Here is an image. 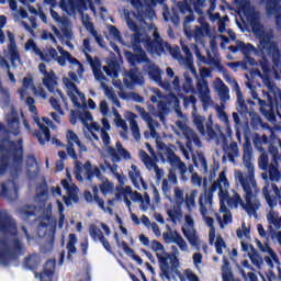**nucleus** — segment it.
Masks as SVG:
<instances>
[{
  "label": "nucleus",
  "instance_id": "25",
  "mask_svg": "<svg viewBox=\"0 0 281 281\" xmlns=\"http://www.w3.org/2000/svg\"><path fill=\"white\" fill-rule=\"evenodd\" d=\"M146 45V49H148V52H150L151 54H166V43H164V41H151L150 38H148L145 42Z\"/></svg>",
  "mask_w": 281,
  "mask_h": 281
},
{
  "label": "nucleus",
  "instance_id": "48",
  "mask_svg": "<svg viewBox=\"0 0 281 281\" xmlns=\"http://www.w3.org/2000/svg\"><path fill=\"white\" fill-rule=\"evenodd\" d=\"M239 52H241L245 58L251 56V54L256 53V46L254 44H246L245 42L240 41Z\"/></svg>",
  "mask_w": 281,
  "mask_h": 281
},
{
  "label": "nucleus",
  "instance_id": "41",
  "mask_svg": "<svg viewBox=\"0 0 281 281\" xmlns=\"http://www.w3.org/2000/svg\"><path fill=\"white\" fill-rule=\"evenodd\" d=\"M184 82L182 85V90L184 93H196V90L194 89V83L192 80V77H190V74L184 72Z\"/></svg>",
  "mask_w": 281,
  "mask_h": 281
},
{
  "label": "nucleus",
  "instance_id": "23",
  "mask_svg": "<svg viewBox=\"0 0 281 281\" xmlns=\"http://www.w3.org/2000/svg\"><path fill=\"white\" fill-rule=\"evenodd\" d=\"M182 52L184 54V57H182V63L186 65V67L191 71V74L196 78V67H194V57L192 55V52L190 50V47L188 45L182 46Z\"/></svg>",
  "mask_w": 281,
  "mask_h": 281
},
{
  "label": "nucleus",
  "instance_id": "21",
  "mask_svg": "<svg viewBox=\"0 0 281 281\" xmlns=\"http://www.w3.org/2000/svg\"><path fill=\"white\" fill-rule=\"evenodd\" d=\"M7 36L9 38L8 50L10 54V61L12 65H14L16 60H21V53H19V47L16 46L14 33L8 31Z\"/></svg>",
  "mask_w": 281,
  "mask_h": 281
},
{
  "label": "nucleus",
  "instance_id": "63",
  "mask_svg": "<svg viewBox=\"0 0 281 281\" xmlns=\"http://www.w3.org/2000/svg\"><path fill=\"white\" fill-rule=\"evenodd\" d=\"M92 71L95 80L99 82H102V80H106V77L104 76V72H102V69L98 66H92Z\"/></svg>",
  "mask_w": 281,
  "mask_h": 281
},
{
  "label": "nucleus",
  "instance_id": "53",
  "mask_svg": "<svg viewBox=\"0 0 281 281\" xmlns=\"http://www.w3.org/2000/svg\"><path fill=\"white\" fill-rule=\"evenodd\" d=\"M251 157H254V151L251 148L247 147L244 149L243 164L246 166V168H251Z\"/></svg>",
  "mask_w": 281,
  "mask_h": 281
},
{
  "label": "nucleus",
  "instance_id": "55",
  "mask_svg": "<svg viewBox=\"0 0 281 281\" xmlns=\"http://www.w3.org/2000/svg\"><path fill=\"white\" fill-rule=\"evenodd\" d=\"M175 244L178 245V247L181 249V251H188V243H186V239L179 234L177 231H175Z\"/></svg>",
  "mask_w": 281,
  "mask_h": 281
},
{
  "label": "nucleus",
  "instance_id": "44",
  "mask_svg": "<svg viewBox=\"0 0 281 281\" xmlns=\"http://www.w3.org/2000/svg\"><path fill=\"white\" fill-rule=\"evenodd\" d=\"M196 194H198L196 190H192L190 194H186L184 203L188 212H192V209L196 207V201H195Z\"/></svg>",
  "mask_w": 281,
  "mask_h": 281
},
{
  "label": "nucleus",
  "instance_id": "37",
  "mask_svg": "<svg viewBox=\"0 0 281 281\" xmlns=\"http://www.w3.org/2000/svg\"><path fill=\"white\" fill-rule=\"evenodd\" d=\"M133 85H144V77L137 67L130 69L126 74Z\"/></svg>",
  "mask_w": 281,
  "mask_h": 281
},
{
  "label": "nucleus",
  "instance_id": "43",
  "mask_svg": "<svg viewBox=\"0 0 281 281\" xmlns=\"http://www.w3.org/2000/svg\"><path fill=\"white\" fill-rule=\"evenodd\" d=\"M121 247L123 251L127 254V256H132L133 260H135L137 265H144V259H142V257H139L138 255H135V250L131 248L126 241H122Z\"/></svg>",
  "mask_w": 281,
  "mask_h": 281
},
{
  "label": "nucleus",
  "instance_id": "24",
  "mask_svg": "<svg viewBox=\"0 0 281 281\" xmlns=\"http://www.w3.org/2000/svg\"><path fill=\"white\" fill-rule=\"evenodd\" d=\"M54 273H56V267L52 261H47L43 268V271L35 274L40 281H54Z\"/></svg>",
  "mask_w": 281,
  "mask_h": 281
},
{
  "label": "nucleus",
  "instance_id": "4",
  "mask_svg": "<svg viewBox=\"0 0 281 281\" xmlns=\"http://www.w3.org/2000/svg\"><path fill=\"white\" fill-rule=\"evenodd\" d=\"M25 254V245L19 238L8 239L0 238V265L9 267L12 260L21 258Z\"/></svg>",
  "mask_w": 281,
  "mask_h": 281
},
{
  "label": "nucleus",
  "instance_id": "61",
  "mask_svg": "<svg viewBox=\"0 0 281 281\" xmlns=\"http://www.w3.org/2000/svg\"><path fill=\"white\" fill-rule=\"evenodd\" d=\"M165 47L170 50V54L177 60H183V55H181V50L179 48H172L168 42H165Z\"/></svg>",
  "mask_w": 281,
  "mask_h": 281
},
{
  "label": "nucleus",
  "instance_id": "51",
  "mask_svg": "<svg viewBox=\"0 0 281 281\" xmlns=\"http://www.w3.org/2000/svg\"><path fill=\"white\" fill-rule=\"evenodd\" d=\"M99 189H100L101 193L103 194V196H106L108 194H111V192H113V190H115V184H113V182H110L109 180H106L99 186Z\"/></svg>",
  "mask_w": 281,
  "mask_h": 281
},
{
  "label": "nucleus",
  "instance_id": "36",
  "mask_svg": "<svg viewBox=\"0 0 281 281\" xmlns=\"http://www.w3.org/2000/svg\"><path fill=\"white\" fill-rule=\"evenodd\" d=\"M276 142H278V139L271 140V138L270 139L268 138V144H263V146H267L268 153L272 157V164H278V161H280V156H281L278 147L273 145L276 144Z\"/></svg>",
  "mask_w": 281,
  "mask_h": 281
},
{
  "label": "nucleus",
  "instance_id": "34",
  "mask_svg": "<svg viewBox=\"0 0 281 281\" xmlns=\"http://www.w3.org/2000/svg\"><path fill=\"white\" fill-rule=\"evenodd\" d=\"M76 243H78V237H76V234H69V240L66 245V249L68 250L67 259L70 262H74V254L78 251V248H76Z\"/></svg>",
  "mask_w": 281,
  "mask_h": 281
},
{
  "label": "nucleus",
  "instance_id": "7",
  "mask_svg": "<svg viewBox=\"0 0 281 281\" xmlns=\"http://www.w3.org/2000/svg\"><path fill=\"white\" fill-rule=\"evenodd\" d=\"M167 161L171 166L169 169L168 181L173 186H177V169L180 172V179L182 181H188L186 173L188 172V166L181 160L179 156L170 147H166Z\"/></svg>",
  "mask_w": 281,
  "mask_h": 281
},
{
  "label": "nucleus",
  "instance_id": "5",
  "mask_svg": "<svg viewBox=\"0 0 281 281\" xmlns=\"http://www.w3.org/2000/svg\"><path fill=\"white\" fill-rule=\"evenodd\" d=\"M237 179L245 192L244 199L246 201V205L244 206V210H246L248 214H256L260 209V203L251 201V199H254V188L257 186L256 178L254 177V170L249 169L248 176H245L243 171L237 172Z\"/></svg>",
  "mask_w": 281,
  "mask_h": 281
},
{
  "label": "nucleus",
  "instance_id": "6",
  "mask_svg": "<svg viewBox=\"0 0 281 281\" xmlns=\"http://www.w3.org/2000/svg\"><path fill=\"white\" fill-rule=\"evenodd\" d=\"M258 102L259 111L265 120H267V122H270V124H278V119L276 114L280 113L278 112V104H281V91L278 90L277 92H273V97H271V94H268L267 101L259 99Z\"/></svg>",
  "mask_w": 281,
  "mask_h": 281
},
{
  "label": "nucleus",
  "instance_id": "64",
  "mask_svg": "<svg viewBox=\"0 0 281 281\" xmlns=\"http://www.w3.org/2000/svg\"><path fill=\"white\" fill-rule=\"evenodd\" d=\"M260 67L263 74H270L271 65L269 64V59L267 57H262L260 60Z\"/></svg>",
  "mask_w": 281,
  "mask_h": 281
},
{
  "label": "nucleus",
  "instance_id": "40",
  "mask_svg": "<svg viewBox=\"0 0 281 281\" xmlns=\"http://www.w3.org/2000/svg\"><path fill=\"white\" fill-rule=\"evenodd\" d=\"M267 170H268L270 181H272V182L273 181H276V182L280 181L281 172H280L278 162L277 164L271 162Z\"/></svg>",
  "mask_w": 281,
  "mask_h": 281
},
{
  "label": "nucleus",
  "instance_id": "9",
  "mask_svg": "<svg viewBox=\"0 0 281 281\" xmlns=\"http://www.w3.org/2000/svg\"><path fill=\"white\" fill-rule=\"evenodd\" d=\"M56 225L57 222L52 215L43 216L37 225V236L40 238H46L50 247H54V241L56 240Z\"/></svg>",
  "mask_w": 281,
  "mask_h": 281
},
{
  "label": "nucleus",
  "instance_id": "16",
  "mask_svg": "<svg viewBox=\"0 0 281 281\" xmlns=\"http://www.w3.org/2000/svg\"><path fill=\"white\" fill-rule=\"evenodd\" d=\"M34 122L37 124L40 130H35L33 132V136L36 137L38 143L43 146L45 142H49L52 139V132L47 125L41 123V117H38V114H35Z\"/></svg>",
  "mask_w": 281,
  "mask_h": 281
},
{
  "label": "nucleus",
  "instance_id": "42",
  "mask_svg": "<svg viewBox=\"0 0 281 281\" xmlns=\"http://www.w3.org/2000/svg\"><path fill=\"white\" fill-rule=\"evenodd\" d=\"M20 214L26 223H30V220L33 217V221H36V212L32 209V205H26L20 209Z\"/></svg>",
  "mask_w": 281,
  "mask_h": 281
},
{
  "label": "nucleus",
  "instance_id": "13",
  "mask_svg": "<svg viewBox=\"0 0 281 281\" xmlns=\"http://www.w3.org/2000/svg\"><path fill=\"white\" fill-rule=\"evenodd\" d=\"M180 131L187 138L186 146L188 150H190V153L194 150V147H192V144H194V146H196L198 148H201V146H203V143H201V138H199V134H196L194 130L190 128V126L186 124H181Z\"/></svg>",
  "mask_w": 281,
  "mask_h": 281
},
{
  "label": "nucleus",
  "instance_id": "29",
  "mask_svg": "<svg viewBox=\"0 0 281 281\" xmlns=\"http://www.w3.org/2000/svg\"><path fill=\"white\" fill-rule=\"evenodd\" d=\"M83 27H86L87 32L93 36L95 40V43L102 47V43H104V38H102V35L98 34V31L95 30V26L93 25V22L90 20H82Z\"/></svg>",
  "mask_w": 281,
  "mask_h": 281
},
{
  "label": "nucleus",
  "instance_id": "14",
  "mask_svg": "<svg viewBox=\"0 0 281 281\" xmlns=\"http://www.w3.org/2000/svg\"><path fill=\"white\" fill-rule=\"evenodd\" d=\"M175 201H176V209L167 210V215L169 216L172 223H177L179 216H181V207H183V203L186 199L183 198V190L176 188L175 189Z\"/></svg>",
  "mask_w": 281,
  "mask_h": 281
},
{
  "label": "nucleus",
  "instance_id": "32",
  "mask_svg": "<svg viewBox=\"0 0 281 281\" xmlns=\"http://www.w3.org/2000/svg\"><path fill=\"white\" fill-rule=\"evenodd\" d=\"M224 153L227 154V158L228 161H231V164H235L236 162V157H238V155H240V149L238 148V143L236 142H232L229 144L228 147H223Z\"/></svg>",
  "mask_w": 281,
  "mask_h": 281
},
{
  "label": "nucleus",
  "instance_id": "2",
  "mask_svg": "<svg viewBox=\"0 0 281 281\" xmlns=\"http://www.w3.org/2000/svg\"><path fill=\"white\" fill-rule=\"evenodd\" d=\"M188 1L191 5H193V10L198 14H203V9L202 8H207L209 3V9H207V14L210 18V21H222L221 19V13H214V10H216V1L217 0H183V1H178L176 7L171 8V13L170 11H165L162 16L164 20L168 23V21H171V23L177 27L179 23H181V18L179 16L180 14H188L184 16V25H188V23H192L194 21V11L192 10V7L188 4Z\"/></svg>",
  "mask_w": 281,
  "mask_h": 281
},
{
  "label": "nucleus",
  "instance_id": "56",
  "mask_svg": "<svg viewBox=\"0 0 281 281\" xmlns=\"http://www.w3.org/2000/svg\"><path fill=\"white\" fill-rule=\"evenodd\" d=\"M218 95L222 102H227V100H229V88L224 82H222V86L218 89Z\"/></svg>",
  "mask_w": 281,
  "mask_h": 281
},
{
  "label": "nucleus",
  "instance_id": "22",
  "mask_svg": "<svg viewBox=\"0 0 281 281\" xmlns=\"http://www.w3.org/2000/svg\"><path fill=\"white\" fill-rule=\"evenodd\" d=\"M125 58L131 67H136V65H142V63H150L146 53H133L131 50H126Z\"/></svg>",
  "mask_w": 281,
  "mask_h": 281
},
{
  "label": "nucleus",
  "instance_id": "19",
  "mask_svg": "<svg viewBox=\"0 0 281 281\" xmlns=\"http://www.w3.org/2000/svg\"><path fill=\"white\" fill-rule=\"evenodd\" d=\"M233 87L237 95V112L243 117H247V115H249V108L247 106V103H245V98L243 97V91L240 90L238 81L233 79Z\"/></svg>",
  "mask_w": 281,
  "mask_h": 281
},
{
  "label": "nucleus",
  "instance_id": "52",
  "mask_svg": "<svg viewBox=\"0 0 281 281\" xmlns=\"http://www.w3.org/2000/svg\"><path fill=\"white\" fill-rule=\"evenodd\" d=\"M139 157H140V161H143V164L146 166V168H151V166H155V161L153 160V158L148 155V153H146V150L140 149L139 150Z\"/></svg>",
  "mask_w": 281,
  "mask_h": 281
},
{
  "label": "nucleus",
  "instance_id": "45",
  "mask_svg": "<svg viewBox=\"0 0 281 281\" xmlns=\"http://www.w3.org/2000/svg\"><path fill=\"white\" fill-rule=\"evenodd\" d=\"M72 3H75L79 12H85V10H89V7L91 8V10H95L92 0H72Z\"/></svg>",
  "mask_w": 281,
  "mask_h": 281
},
{
  "label": "nucleus",
  "instance_id": "38",
  "mask_svg": "<svg viewBox=\"0 0 281 281\" xmlns=\"http://www.w3.org/2000/svg\"><path fill=\"white\" fill-rule=\"evenodd\" d=\"M192 161L195 168H201L202 170H204L205 173H207V159L205 158V155H203V153H199L198 157L195 155H192Z\"/></svg>",
  "mask_w": 281,
  "mask_h": 281
},
{
  "label": "nucleus",
  "instance_id": "20",
  "mask_svg": "<svg viewBox=\"0 0 281 281\" xmlns=\"http://www.w3.org/2000/svg\"><path fill=\"white\" fill-rule=\"evenodd\" d=\"M196 90L203 104H210V102H212V97H210V83L207 82V79H198Z\"/></svg>",
  "mask_w": 281,
  "mask_h": 281
},
{
  "label": "nucleus",
  "instance_id": "39",
  "mask_svg": "<svg viewBox=\"0 0 281 281\" xmlns=\"http://www.w3.org/2000/svg\"><path fill=\"white\" fill-rule=\"evenodd\" d=\"M147 74L154 82H161V69L158 66L154 64L147 66Z\"/></svg>",
  "mask_w": 281,
  "mask_h": 281
},
{
  "label": "nucleus",
  "instance_id": "11",
  "mask_svg": "<svg viewBox=\"0 0 281 281\" xmlns=\"http://www.w3.org/2000/svg\"><path fill=\"white\" fill-rule=\"evenodd\" d=\"M193 124L201 135H205L206 133L210 139H216V137H218V134L214 131V121L212 120V115H209V119H206L203 115L193 114Z\"/></svg>",
  "mask_w": 281,
  "mask_h": 281
},
{
  "label": "nucleus",
  "instance_id": "30",
  "mask_svg": "<svg viewBox=\"0 0 281 281\" xmlns=\"http://www.w3.org/2000/svg\"><path fill=\"white\" fill-rule=\"evenodd\" d=\"M108 154L110 155V157H112V161H115L116 164H120V161H122V158H124L126 161L131 159V153L126 150V148L117 154V150H115L114 147H108Z\"/></svg>",
  "mask_w": 281,
  "mask_h": 281
},
{
  "label": "nucleus",
  "instance_id": "15",
  "mask_svg": "<svg viewBox=\"0 0 281 281\" xmlns=\"http://www.w3.org/2000/svg\"><path fill=\"white\" fill-rule=\"evenodd\" d=\"M89 235L90 238L94 243H101L102 247L108 251V254H113V249L111 248V243H109V239L104 237V233L95 225V224H90L89 225Z\"/></svg>",
  "mask_w": 281,
  "mask_h": 281
},
{
  "label": "nucleus",
  "instance_id": "8",
  "mask_svg": "<svg viewBox=\"0 0 281 281\" xmlns=\"http://www.w3.org/2000/svg\"><path fill=\"white\" fill-rule=\"evenodd\" d=\"M217 190H220V196H229V193L227 192V190H229V180H227L225 171L220 172L217 180L213 182L209 190H205L204 193L200 194V196H203V203H205V205H212L214 193Z\"/></svg>",
  "mask_w": 281,
  "mask_h": 281
},
{
  "label": "nucleus",
  "instance_id": "33",
  "mask_svg": "<svg viewBox=\"0 0 281 281\" xmlns=\"http://www.w3.org/2000/svg\"><path fill=\"white\" fill-rule=\"evenodd\" d=\"M24 268L30 271H34V269H38L41 266V257L37 254L29 255L24 259Z\"/></svg>",
  "mask_w": 281,
  "mask_h": 281
},
{
  "label": "nucleus",
  "instance_id": "59",
  "mask_svg": "<svg viewBox=\"0 0 281 281\" xmlns=\"http://www.w3.org/2000/svg\"><path fill=\"white\" fill-rule=\"evenodd\" d=\"M226 247H227V244H225L223 236L218 235L215 241L216 254H218V256H223V249H225Z\"/></svg>",
  "mask_w": 281,
  "mask_h": 281
},
{
  "label": "nucleus",
  "instance_id": "17",
  "mask_svg": "<svg viewBox=\"0 0 281 281\" xmlns=\"http://www.w3.org/2000/svg\"><path fill=\"white\" fill-rule=\"evenodd\" d=\"M63 82L65 87L68 89V97L70 98L74 106H77V109H82V104L80 103V101H78V95L79 98H83V100L85 95L82 92H80L78 86H76L74 81L69 80V78H64Z\"/></svg>",
  "mask_w": 281,
  "mask_h": 281
},
{
  "label": "nucleus",
  "instance_id": "18",
  "mask_svg": "<svg viewBox=\"0 0 281 281\" xmlns=\"http://www.w3.org/2000/svg\"><path fill=\"white\" fill-rule=\"evenodd\" d=\"M38 69L41 74H43V85L46 87V89L50 92L54 93V89L56 88V74L54 70H50L49 72L47 71V66L45 64H40Z\"/></svg>",
  "mask_w": 281,
  "mask_h": 281
},
{
  "label": "nucleus",
  "instance_id": "35",
  "mask_svg": "<svg viewBox=\"0 0 281 281\" xmlns=\"http://www.w3.org/2000/svg\"><path fill=\"white\" fill-rule=\"evenodd\" d=\"M55 60L58 63V65L60 67H65L67 65V60L70 65H78L79 70L80 71H85V67L82 66V64L80 63V60L76 59V57L71 56L70 57H65L64 55L61 56H57V58H55Z\"/></svg>",
  "mask_w": 281,
  "mask_h": 281
},
{
  "label": "nucleus",
  "instance_id": "46",
  "mask_svg": "<svg viewBox=\"0 0 281 281\" xmlns=\"http://www.w3.org/2000/svg\"><path fill=\"white\" fill-rule=\"evenodd\" d=\"M269 225H273L274 229H281V217L278 216L276 211H270L267 215Z\"/></svg>",
  "mask_w": 281,
  "mask_h": 281
},
{
  "label": "nucleus",
  "instance_id": "58",
  "mask_svg": "<svg viewBox=\"0 0 281 281\" xmlns=\"http://www.w3.org/2000/svg\"><path fill=\"white\" fill-rule=\"evenodd\" d=\"M131 171L128 172V177L134 186H137V179L142 177V173L137 170V166L132 165L131 166Z\"/></svg>",
  "mask_w": 281,
  "mask_h": 281
},
{
  "label": "nucleus",
  "instance_id": "47",
  "mask_svg": "<svg viewBox=\"0 0 281 281\" xmlns=\"http://www.w3.org/2000/svg\"><path fill=\"white\" fill-rule=\"evenodd\" d=\"M204 221L207 227H210L209 240H210V244L212 245V243H214L216 238V228L214 227V217L206 216L204 217Z\"/></svg>",
  "mask_w": 281,
  "mask_h": 281
},
{
  "label": "nucleus",
  "instance_id": "60",
  "mask_svg": "<svg viewBox=\"0 0 281 281\" xmlns=\"http://www.w3.org/2000/svg\"><path fill=\"white\" fill-rule=\"evenodd\" d=\"M49 104L53 106L54 111H57L59 115H65V110H63V105H60V101H58V99L50 97Z\"/></svg>",
  "mask_w": 281,
  "mask_h": 281
},
{
  "label": "nucleus",
  "instance_id": "27",
  "mask_svg": "<svg viewBox=\"0 0 281 281\" xmlns=\"http://www.w3.org/2000/svg\"><path fill=\"white\" fill-rule=\"evenodd\" d=\"M25 49L26 52H30V49H32L34 54H36V56H40L41 60H43L44 63H52L49 56L43 53L41 48H38V45H36V42H34V40H27V42L25 43Z\"/></svg>",
  "mask_w": 281,
  "mask_h": 281
},
{
  "label": "nucleus",
  "instance_id": "28",
  "mask_svg": "<svg viewBox=\"0 0 281 281\" xmlns=\"http://www.w3.org/2000/svg\"><path fill=\"white\" fill-rule=\"evenodd\" d=\"M199 23H201L202 26H195L193 31V38H195V41H201L204 36L210 34V24L203 22V18L199 19Z\"/></svg>",
  "mask_w": 281,
  "mask_h": 281
},
{
  "label": "nucleus",
  "instance_id": "3",
  "mask_svg": "<svg viewBox=\"0 0 281 281\" xmlns=\"http://www.w3.org/2000/svg\"><path fill=\"white\" fill-rule=\"evenodd\" d=\"M150 249L155 251L156 258L158 259L161 279L166 278V280H170V273H176V276L181 273L179 272V257L175 252H166V248L161 241L157 239L151 240Z\"/></svg>",
  "mask_w": 281,
  "mask_h": 281
},
{
  "label": "nucleus",
  "instance_id": "31",
  "mask_svg": "<svg viewBox=\"0 0 281 281\" xmlns=\"http://www.w3.org/2000/svg\"><path fill=\"white\" fill-rule=\"evenodd\" d=\"M83 169L86 170V179L88 181H92L93 177H102V171H100V168L98 166L91 165V161H86L83 165Z\"/></svg>",
  "mask_w": 281,
  "mask_h": 281
},
{
  "label": "nucleus",
  "instance_id": "1",
  "mask_svg": "<svg viewBox=\"0 0 281 281\" xmlns=\"http://www.w3.org/2000/svg\"><path fill=\"white\" fill-rule=\"evenodd\" d=\"M0 150L9 153L12 157V164L10 165V156L5 154L0 156V177H3L9 168L10 177L13 178V180L9 179L7 183H1L0 196L8 201H16L19 199V184L14 179H19V176L23 172V139H18V143L9 140V149L5 148V145L0 144Z\"/></svg>",
  "mask_w": 281,
  "mask_h": 281
},
{
  "label": "nucleus",
  "instance_id": "57",
  "mask_svg": "<svg viewBox=\"0 0 281 281\" xmlns=\"http://www.w3.org/2000/svg\"><path fill=\"white\" fill-rule=\"evenodd\" d=\"M167 229L168 231L162 234V238L165 243L169 245L170 243H175V240L177 239V235H175V231L172 232L170 225H167Z\"/></svg>",
  "mask_w": 281,
  "mask_h": 281
},
{
  "label": "nucleus",
  "instance_id": "10",
  "mask_svg": "<svg viewBox=\"0 0 281 281\" xmlns=\"http://www.w3.org/2000/svg\"><path fill=\"white\" fill-rule=\"evenodd\" d=\"M252 143L255 148L259 153H261L258 159V166L260 170H267L271 166L269 165V154L267 153V148L265 147V144H269V136H267V134H255Z\"/></svg>",
  "mask_w": 281,
  "mask_h": 281
},
{
  "label": "nucleus",
  "instance_id": "26",
  "mask_svg": "<svg viewBox=\"0 0 281 281\" xmlns=\"http://www.w3.org/2000/svg\"><path fill=\"white\" fill-rule=\"evenodd\" d=\"M9 133L12 135H19L21 133V120L19 119V114L16 112H12L10 117L7 121Z\"/></svg>",
  "mask_w": 281,
  "mask_h": 281
},
{
  "label": "nucleus",
  "instance_id": "54",
  "mask_svg": "<svg viewBox=\"0 0 281 281\" xmlns=\"http://www.w3.org/2000/svg\"><path fill=\"white\" fill-rule=\"evenodd\" d=\"M140 43L142 40H139V35H135L134 42L132 43L134 54H146V50H144Z\"/></svg>",
  "mask_w": 281,
  "mask_h": 281
},
{
  "label": "nucleus",
  "instance_id": "62",
  "mask_svg": "<svg viewBox=\"0 0 281 281\" xmlns=\"http://www.w3.org/2000/svg\"><path fill=\"white\" fill-rule=\"evenodd\" d=\"M136 111L139 113L140 117L145 120V122H153V116H150V113L146 112V109L142 108L140 105H136Z\"/></svg>",
  "mask_w": 281,
  "mask_h": 281
},
{
  "label": "nucleus",
  "instance_id": "12",
  "mask_svg": "<svg viewBox=\"0 0 281 281\" xmlns=\"http://www.w3.org/2000/svg\"><path fill=\"white\" fill-rule=\"evenodd\" d=\"M0 232L1 234H11V236H16L19 234L16 221H14L12 215H9L5 210H0Z\"/></svg>",
  "mask_w": 281,
  "mask_h": 281
},
{
  "label": "nucleus",
  "instance_id": "49",
  "mask_svg": "<svg viewBox=\"0 0 281 281\" xmlns=\"http://www.w3.org/2000/svg\"><path fill=\"white\" fill-rule=\"evenodd\" d=\"M182 234L184 238L189 240L190 245H192L193 247H196V245H199V237L196 236L194 231L182 228Z\"/></svg>",
  "mask_w": 281,
  "mask_h": 281
},
{
  "label": "nucleus",
  "instance_id": "50",
  "mask_svg": "<svg viewBox=\"0 0 281 281\" xmlns=\"http://www.w3.org/2000/svg\"><path fill=\"white\" fill-rule=\"evenodd\" d=\"M213 65H214V67H216V69H217L218 71H221L222 74H224V77H225L226 82H232V85H234V80H236V79H233L232 77H229L228 71H227V68H225V66H223V64H221V61H218V60H213Z\"/></svg>",
  "mask_w": 281,
  "mask_h": 281
}]
</instances>
